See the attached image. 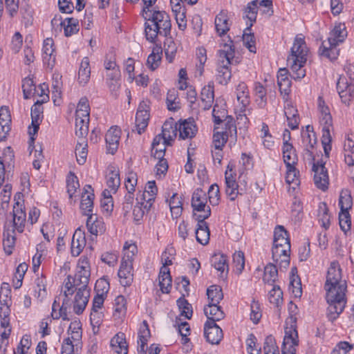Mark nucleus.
I'll return each instance as SVG.
<instances>
[{
  "label": "nucleus",
  "instance_id": "obj_5",
  "mask_svg": "<svg viewBox=\"0 0 354 354\" xmlns=\"http://www.w3.org/2000/svg\"><path fill=\"white\" fill-rule=\"evenodd\" d=\"M347 30L344 24L335 23L333 29L329 32L327 41L322 42L319 48L321 56L335 60L339 56V50L337 46L343 43L347 37Z\"/></svg>",
  "mask_w": 354,
  "mask_h": 354
},
{
  "label": "nucleus",
  "instance_id": "obj_32",
  "mask_svg": "<svg viewBox=\"0 0 354 354\" xmlns=\"http://www.w3.org/2000/svg\"><path fill=\"white\" fill-rule=\"evenodd\" d=\"M258 1L254 0L249 2L245 6L243 12V18L247 19L248 27L246 30H250L251 27L256 22L258 13Z\"/></svg>",
  "mask_w": 354,
  "mask_h": 354
},
{
  "label": "nucleus",
  "instance_id": "obj_60",
  "mask_svg": "<svg viewBox=\"0 0 354 354\" xmlns=\"http://www.w3.org/2000/svg\"><path fill=\"white\" fill-rule=\"evenodd\" d=\"M176 23L178 24V28L180 30H185L187 28V19L185 15V8L179 9L176 11H172Z\"/></svg>",
  "mask_w": 354,
  "mask_h": 354
},
{
  "label": "nucleus",
  "instance_id": "obj_62",
  "mask_svg": "<svg viewBox=\"0 0 354 354\" xmlns=\"http://www.w3.org/2000/svg\"><path fill=\"white\" fill-rule=\"evenodd\" d=\"M0 299L4 304L8 305L11 300V288L8 283H2L0 288Z\"/></svg>",
  "mask_w": 354,
  "mask_h": 354
},
{
  "label": "nucleus",
  "instance_id": "obj_41",
  "mask_svg": "<svg viewBox=\"0 0 354 354\" xmlns=\"http://www.w3.org/2000/svg\"><path fill=\"white\" fill-rule=\"evenodd\" d=\"M259 131L260 138L263 147L268 149H272L274 146V140L270 131L268 125L265 122H262Z\"/></svg>",
  "mask_w": 354,
  "mask_h": 354
},
{
  "label": "nucleus",
  "instance_id": "obj_7",
  "mask_svg": "<svg viewBox=\"0 0 354 354\" xmlns=\"http://www.w3.org/2000/svg\"><path fill=\"white\" fill-rule=\"evenodd\" d=\"M317 109L319 123L322 127V144L326 157L329 158L332 149L330 131L333 129V118L330 108L322 96L317 98Z\"/></svg>",
  "mask_w": 354,
  "mask_h": 354
},
{
  "label": "nucleus",
  "instance_id": "obj_61",
  "mask_svg": "<svg viewBox=\"0 0 354 354\" xmlns=\"http://www.w3.org/2000/svg\"><path fill=\"white\" fill-rule=\"evenodd\" d=\"M250 310V319L254 324H257L262 317L259 304L254 301L251 304Z\"/></svg>",
  "mask_w": 354,
  "mask_h": 354
},
{
  "label": "nucleus",
  "instance_id": "obj_45",
  "mask_svg": "<svg viewBox=\"0 0 354 354\" xmlns=\"http://www.w3.org/2000/svg\"><path fill=\"white\" fill-rule=\"evenodd\" d=\"M37 87L32 78L30 77H25L22 80L24 97L25 99H29L35 97V92H37Z\"/></svg>",
  "mask_w": 354,
  "mask_h": 354
},
{
  "label": "nucleus",
  "instance_id": "obj_54",
  "mask_svg": "<svg viewBox=\"0 0 354 354\" xmlns=\"http://www.w3.org/2000/svg\"><path fill=\"white\" fill-rule=\"evenodd\" d=\"M106 296L97 295L94 297L93 300L92 311L90 315L91 322L95 320V317L98 315V310L100 309L104 304Z\"/></svg>",
  "mask_w": 354,
  "mask_h": 354
},
{
  "label": "nucleus",
  "instance_id": "obj_53",
  "mask_svg": "<svg viewBox=\"0 0 354 354\" xmlns=\"http://www.w3.org/2000/svg\"><path fill=\"white\" fill-rule=\"evenodd\" d=\"M228 139L226 131H215L213 135V147L214 149H222Z\"/></svg>",
  "mask_w": 354,
  "mask_h": 354
},
{
  "label": "nucleus",
  "instance_id": "obj_23",
  "mask_svg": "<svg viewBox=\"0 0 354 354\" xmlns=\"http://www.w3.org/2000/svg\"><path fill=\"white\" fill-rule=\"evenodd\" d=\"M133 262L124 260L121 261L120 269L118 275L122 286H129L133 282Z\"/></svg>",
  "mask_w": 354,
  "mask_h": 354
},
{
  "label": "nucleus",
  "instance_id": "obj_47",
  "mask_svg": "<svg viewBox=\"0 0 354 354\" xmlns=\"http://www.w3.org/2000/svg\"><path fill=\"white\" fill-rule=\"evenodd\" d=\"M162 50L160 47H155L153 48L151 53L148 56L147 64L151 70H156L160 65L161 61Z\"/></svg>",
  "mask_w": 354,
  "mask_h": 354
},
{
  "label": "nucleus",
  "instance_id": "obj_38",
  "mask_svg": "<svg viewBox=\"0 0 354 354\" xmlns=\"http://www.w3.org/2000/svg\"><path fill=\"white\" fill-rule=\"evenodd\" d=\"M159 286L162 293L168 294L171 288V277L169 268L162 266L159 273Z\"/></svg>",
  "mask_w": 354,
  "mask_h": 354
},
{
  "label": "nucleus",
  "instance_id": "obj_64",
  "mask_svg": "<svg viewBox=\"0 0 354 354\" xmlns=\"http://www.w3.org/2000/svg\"><path fill=\"white\" fill-rule=\"evenodd\" d=\"M264 354L268 353L278 352L279 348L276 344L275 339L272 335H268L263 345Z\"/></svg>",
  "mask_w": 354,
  "mask_h": 354
},
{
  "label": "nucleus",
  "instance_id": "obj_34",
  "mask_svg": "<svg viewBox=\"0 0 354 354\" xmlns=\"http://www.w3.org/2000/svg\"><path fill=\"white\" fill-rule=\"evenodd\" d=\"M204 313L206 315L207 322H214L221 320L224 318L225 314L218 304H208L204 307Z\"/></svg>",
  "mask_w": 354,
  "mask_h": 354
},
{
  "label": "nucleus",
  "instance_id": "obj_8",
  "mask_svg": "<svg viewBox=\"0 0 354 354\" xmlns=\"http://www.w3.org/2000/svg\"><path fill=\"white\" fill-rule=\"evenodd\" d=\"M228 41L229 43L225 44L223 48L218 52V64L216 69V78L221 84H226L231 78L230 66L234 57L235 52L232 46L233 41L230 39Z\"/></svg>",
  "mask_w": 354,
  "mask_h": 354
},
{
  "label": "nucleus",
  "instance_id": "obj_3",
  "mask_svg": "<svg viewBox=\"0 0 354 354\" xmlns=\"http://www.w3.org/2000/svg\"><path fill=\"white\" fill-rule=\"evenodd\" d=\"M143 16L146 20L145 32L147 41L156 43L159 37H166L170 35L171 23L166 12L147 10Z\"/></svg>",
  "mask_w": 354,
  "mask_h": 354
},
{
  "label": "nucleus",
  "instance_id": "obj_16",
  "mask_svg": "<svg viewBox=\"0 0 354 354\" xmlns=\"http://www.w3.org/2000/svg\"><path fill=\"white\" fill-rule=\"evenodd\" d=\"M290 247L287 245L283 246L273 245L272 248V259L281 269H286L290 265Z\"/></svg>",
  "mask_w": 354,
  "mask_h": 354
},
{
  "label": "nucleus",
  "instance_id": "obj_10",
  "mask_svg": "<svg viewBox=\"0 0 354 354\" xmlns=\"http://www.w3.org/2000/svg\"><path fill=\"white\" fill-rule=\"evenodd\" d=\"M254 167L253 157L251 153H242L238 165L230 162L225 171V177H233V176L250 175Z\"/></svg>",
  "mask_w": 354,
  "mask_h": 354
},
{
  "label": "nucleus",
  "instance_id": "obj_52",
  "mask_svg": "<svg viewBox=\"0 0 354 354\" xmlns=\"http://www.w3.org/2000/svg\"><path fill=\"white\" fill-rule=\"evenodd\" d=\"M177 305L180 309V315L189 319L192 316V307L184 297H180L177 300Z\"/></svg>",
  "mask_w": 354,
  "mask_h": 354
},
{
  "label": "nucleus",
  "instance_id": "obj_40",
  "mask_svg": "<svg viewBox=\"0 0 354 354\" xmlns=\"http://www.w3.org/2000/svg\"><path fill=\"white\" fill-rule=\"evenodd\" d=\"M277 83L280 92L288 95L290 91L291 82L288 77V71L286 68L279 70L277 74Z\"/></svg>",
  "mask_w": 354,
  "mask_h": 354
},
{
  "label": "nucleus",
  "instance_id": "obj_29",
  "mask_svg": "<svg viewBox=\"0 0 354 354\" xmlns=\"http://www.w3.org/2000/svg\"><path fill=\"white\" fill-rule=\"evenodd\" d=\"M214 24L217 34L220 37L225 35L230 28L227 11L221 10L216 16Z\"/></svg>",
  "mask_w": 354,
  "mask_h": 354
},
{
  "label": "nucleus",
  "instance_id": "obj_37",
  "mask_svg": "<svg viewBox=\"0 0 354 354\" xmlns=\"http://www.w3.org/2000/svg\"><path fill=\"white\" fill-rule=\"evenodd\" d=\"M112 350L118 354H127L128 346L124 333L116 334L110 342Z\"/></svg>",
  "mask_w": 354,
  "mask_h": 354
},
{
  "label": "nucleus",
  "instance_id": "obj_4",
  "mask_svg": "<svg viewBox=\"0 0 354 354\" xmlns=\"http://www.w3.org/2000/svg\"><path fill=\"white\" fill-rule=\"evenodd\" d=\"M308 52L304 37L301 34L297 35L287 58L290 75L295 80H300L306 76Z\"/></svg>",
  "mask_w": 354,
  "mask_h": 354
},
{
  "label": "nucleus",
  "instance_id": "obj_25",
  "mask_svg": "<svg viewBox=\"0 0 354 354\" xmlns=\"http://www.w3.org/2000/svg\"><path fill=\"white\" fill-rule=\"evenodd\" d=\"M178 131L181 139H192L196 136L198 128L195 121L192 118H189L178 124Z\"/></svg>",
  "mask_w": 354,
  "mask_h": 354
},
{
  "label": "nucleus",
  "instance_id": "obj_17",
  "mask_svg": "<svg viewBox=\"0 0 354 354\" xmlns=\"http://www.w3.org/2000/svg\"><path fill=\"white\" fill-rule=\"evenodd\" d=\"M337 91L343 103L349 104L354 100V82L348 83L345 77H340L337 82Z\"/></svg>",
  "mask_w": 354,
  "mask_h": 354
},
{
  "label": "nucleus",
  "instance_id": "obj_31",
  "mask_svg": "<svg viewBox=\"0 0 354 354\" xmlns=\"http://www.w3.org/2000/svg\"><path fill=\"white\" fill-rule=\"evenodd\" d=\"M86 227L88 232L93 235L102 234L105 231V226L103 219L97 216V214H91L88 216L86 221Z\"/></svg>",
  "mask_w": 354,
  "mask_h": 354
},
{
  "label": "nucleus",
  "instance_id": "obj_59",
  "mask_svg": "<svg viewBox=\"0 0 354 354\" xmlns=\"http://www.w3.org/2000/svg\"><path fill=\"white\" fill-rule=\"evenodd\" d=\"M77 179L78 178H67L66 180L67 193L70 199L76 197L75 194L77 191L80 189V185Z\"/></svg>",
  "mask_w": 354,
  "mask_h": 354
},
{
  "label": "nucleus",
  "instance_id": "obj_24",
  "mask_svg": "<svg viewBox=\"0 0 354 354\" xmlns=\"http://www.w3.org/2000/svg\"><path fill=\"white\" fill-rule=\"evenodd\" d=\"M91 185H86L84 187V193L82 194L80 209L82 214L89 216L93 214L94 194Z\"/></svg>",
  "mask_w": 354,
  "mask_h": 354
},
{
  "label": "nucleus",
  "instance_id": "obj_39",
  "mask_svg": "<svg viewBox=\"0 0 354 354\" xmlns=\"http://www.w3.org/2000/svg\"><path fill=\"white\" fill-rule=\"evenodd\" d=\"M201 99L205 110H208L212 107L214 100V86L212 84H208L202 88Z\"/></svg>",
  "mask_w": 354,
  "mask_h": 354
},
{
  "label": "nucleus",
  "instance_id": "obj_20",
  "mask_svg": "<svg viewBox=\"0 0 354 354\" xmlns=\"http://www.w3.org/2000/svg\"><path fill=\"white\" fill-rule=\"evenodd\" d=\"M223 330L214 322H206L204 325V336L212 344H218L223 338Z\"/></svg>",
  "mask_w": 354,
  "mask_h": 354
},
{
  "label": "nucleus",
  "instance_id": "obj_22",
  "mask_svg": "<svg viewBox=\"0 0 354 354\" xmlns=\"http://www.w3.org/2000/svg\"><path fill=\"white\" fill-rule=\"evenodd\" d=\"M121 129L118 127H111L105 135L106 149L109 153L114 154L119 146L121 137Z\"/></svg>",
  "mask_w": 354,
  "mask_h": 354
},
{
  "label": "nucleus",
  "instance_id": "obj_63",
  "mask_svg": "<svg viewBox=\"0 0 354 354\" xmlns=\"http://www.w3.org/2000/svg\"><path fill=\"white\" fill-rule=\"evenodd\" d=\"M124 257L122 260L133 262V257L137 252V247L135 244H128L125 243L123 247Z\"/></svg>",
  "mask_w": 354,
  "mask_h": 354
},
{
  "label": "nucleus",
  "instance_id": "obj_50",
  "mask_svg": "<svg viewBox=\"0 0 354 354\" xmlns=\"http://www.w3.org/2000/svg\"><path fill=\"white\" fill-rule=\"evenodd\" d=\"M144 203L145 202H139L138 198H137V203L133 209V221L136 225L140 224V222L142 219L145 214L149 212L150 210L144 209Z\"/></svg>",
  "mask_w": 354,
  "mask_h": 354
},
{
  "label": "nucleus",
  "instance_id": "obj_46",
  "mask_svg": "<svg viewBox=\"0 0 354 354\" xmlns=\"http://www.w3.org/2000/svg\"><path fill=\"white\" fill-rule=\"evenodd\" d=\"M278 270L277 266L273 263H268L264 268V275L263 280L265 283L273 285L277 280Z\"/></svg>",
  "mask_w": 354,
  "mask_h": 354
},
{
  "label": "nucleus",
  "instance_id": "obj_15",
  "mask_svg": "<svg viewBox=\"0 0 354 354\" xmlns=\"http://www.w3.org/2000/svg\"><path fill=\"white\" fill-rule=\"evenodd\" d=\"M52 26H61L64 28V35L70 37L80 30L79 21L75 18L66 17L64 19L60 15H55L51 20Z\"/></svg>",
  "mask_w": 354,
  "mask_h": 354
},
{
  "label": "nucleus",
  "instance_id": "obj_57",
  "mask_svg": "<svg viewBox=\"0 0 354 354\" xmlns=\"http://www.w3.org/2000/svg\"><path fill=\"white\" fill-rule=\"evenodd\" d=\"M110 288V285L108 279L104 277L100 278L97 280L95 284V290L97 295H100L106 297Z\"/></svg>",
  "mask_w": 354,
  "mask_h": 354
},
{
  "label": "nucleus",
  "instance_id": "obj_19",
  "mask_svg": "<svg viewBox=\"0 0 354 354\" xmlns=\"http://www.w3.org/2000/svg\"><path fill=\"white\" fill-rule=\"evenodd\" d=\"M282 153L287 168V174L291 175L293 173L294 177H295V165L297 163L298 158L295 147L292 145L282 146Z\"/></svg>",
  "mask_w": 354,
  "mask_h": 354
},
{
  "label": "nucleus",
  "instance_id": "obj_1",
  "mask_svg": "<svg viewBox=\"0 0 354 354\" xmlns=\"http://www.w3.org/2000/svg\"><path fill=\"white\" fill-rule=\"evenodd\" d=\"M339 263L332 261L328 269L324 288L326 291V299L328 304L326 316L329 321L334 322L343 312L346 304L347 284L343 280Z\"/></svg>",
  "mask_w": 354,
  "mask_h": 354
},
{
  "label": "nucleus",
  "instance_id": "obj_55",
  "mask_svg": "<svg viewBox=\"0 0 354 354\" xmlns=\"http://www.w3.org/2000/svg\"><path fill=\"white\" fill-rule=\"evenodd\" d=\"M269 300L271 304L279 306L283 301V292L280 287L274 285L273 288L269 292Z\"/></svg>",
  "mask_w": 354,
  "mask_h": 354
},
{
  "label": "nucleus",
  "instance_id": "obj_9",
  "mask_svg": "<svg viewBox=\"0 0 354 354\" xmlns=\"http://www.w3.org/2000/svg\"><path fill=\"white\" fill-rule=\"evenodd\" d=\"M207 203L206 193L201 189H196L192 198L193 216L195 219L206 220L211 216V208L207 205Z\"/></svg>",
  "mask_w": 354,
  "mask_h": 354
},
{
  "label": "nucleus",
  "instance_id": "obj_49",
  "mask_svg": "<svg viewBox=\"0 0 354 354\" xmlns=\"http://www.w3.org/2000/svg\"><path fill=\"white\" fill-rule=\"evenodd\" d=\"M318 216L322 226L327 230L330 226V216L328 214V208L326 203L319 204Z\"/></svg>",
  "mask_w": 354,
  "mask_h": 354
},
{
  "label": "nucleus",
  "instance_id": "obj_6",
  "mask_svg": "<svg viewBox=\"0 0 354 354\" xmlns=\"http://www.w3.org/2000/svg\"><path fill=\"white\" fill-rule=\"evenodd\" d=\"M91 276L90 267L88 259L86 257L80 258L77 270L74 277L68 275L64 281V296L66 297L72 296L74 289L89 288L88 285Z\"/></svg>",
  "mask_w": 354,
  "mask_h": 354
},
{
  "label": "nucleus",
  "instance_id": "obj_30",
  "mask_svg": "<svg viewBox=\"0 0 354 354\" xmlns=\"http://www.w3.org/2000/svg\"><path fill=\"white\" fill-rule=\"evenodd\" d=\"M236 95L237 100L241 105V111H245L250 103V97L248 87L245 82H240L236 86Z\"/></svg>",
  "mask_w": 354,
  "mask_h": 354
},
{
  "label": "nucleus",
  "instance_id": "obj_28",
  "mask_svg": "<svg viewBox=\"0 0 354 354\" xmlns=\"http://www.w3.org/2000/svg\"><path fill=\"white\" fill-rule=\"evenodd\" d=\"M91 78L90 61L88 57L82 58L77 72V80L78 84L82 86H86Z\"/></svg>",
  "mask_w": 354,
  "mask_h": 354
},
{
  "label": "nucleus",
  "instance_id": "obj_21",
  "mask_svg": "<svg viewBox=\"0 0 354 354\" xmlns=\"http://www.w3.org/2000/svg\"><path fill=\"white\" fill-rule=\"evenodd\" d=\"M76 292L73 301V310L77 315H80L84 310L90 297V288H79L74 289Z\"/></svg>",
  "mask_w": 354,
  "mask_h": 354
},
{
  "label": "nucleus",
  "instance_id": "obj_18",
  "mask_svg": "<svg viewBox=\"0 0 354 354\" xmlns=\"http://www.w3.org/2000/svg\"><path fill=\"white\" fill-rule=\"evenodd\" d=\"M42 61L44 66L52 70L55 64L56 54L54 41L52 38H46L42 45Z\"/></svg>",
  "mask_w": 354,
  "mask_h": 354
},
{
  "label": "nucleus",
  "instance_id": "obj_13",
  "mask_svg": "<svg viewBox=\"0 0 354 354\" xmlns=\"http://www.w3.org/2000/svg\"><path fill=\"white\" fill-rule=\"evenodd\" d=\"M150 107L147 102H141L136 114L135 127L137 133L140 135L145 131L150 119Z\"/></svg>",
  "mask_w": 354,
  "mask_h": 354
},
{
  "label": "nucleus",
  "instance_id": "obj_2",
  "mask_svg": "<svg viewBox=\"0 0 354 354\" xmlns=\"http://www.w3.org/2000/svg\"><path fill=\"white\" fill-rule=\"evenodd\" d=\"M90 121V106L86 97H82L77 106L75 111V131L79 138L75 147L77 162L84 165L88 155L86 136L88 133Z\"/></svg>",
  "mask_w": 354,
  "mask_h": 354
},
{
  "label": "nucleus",
  "instance_id": "obj_26",
  "mask_svg": "<svg viewBox=\"0 0 354 354\" xmlns=\"http://www.w3.org/2000/svg\"><path fill=\"white\" fill-rule=\"evenodd\" d=\"M86 243L84 232L80 228H77L75 231L71 240V252L72 256H79L84 248Z\"/></svg>",
  "mask_w": 354,
  "mask_h": 354
},
{
  "label": "nucleus",
  "instance_id": "obj_56",
  "mask_svg": "<svg viewBox=\"0 0 354 354\" xmlns=\"http://www.w3.org/2000/svg\"><path fill=\"white\" fill-rule=\"evenodd\" d=\"M233 264L235 267L236 272L240 274L245 267V257L243 252L238 251L233 254Z\"/></svg>",
  "mask_w": 354,
  "mask_h": 354
},
{
  "label": "nucleus",
  "instance_id": "obj_42",
  "mask_svg": "<svg viewBox=\"0 0 354 354\" xmlns=\"http://www.w3.org/2000/svg\"><path fill=\"white\" fill-rule=\"evenodd\" d=\"M308 160L312 164L311 170L314 173V177H328V170L322 159L316 160L313 155V159Z\"/></svg>",
  "mask_w": 354,
  "mask_h": 354
},
{
  "label": "nucleus",
  "instance_id": "obj_51",
  "mask_svg": "<svg viewBox=\"0 0 354 354\" xmlns=\"http://www.w3.org/2000/svg\"><path fill=\"white\" fill-rule=\"evenodd\" d=\"M104 75L105 77V81L108 86L110 87L113 85H115L120 77V68H113L106 71H104Z\"/></svg>",
  "mask_w": 354,
  "mask_h": 354
},
{
  "label": "nucleus",
  "instance_id": "obj_58",
  "mask_svg": "<svg viewBox=\"0 0 354 354\" xmlns=\"http://www.w3.org/2000/svg\"><path fill=\"white\" fill-rule=\"evenodd\" d=\"M339 223L342 231L346 232L351 229V221L348 211H340L339 214Z\"/></svg>",
  "mask_w": 354,
  "mask_h": 354
},
{
  "label": "nucleus",
  "instance_id": "obj_44",
  "mask_svg": "<svg viewBox=\"0 0 354 354\" xmlns=\"http://www.w3.org/2000/svg\"><path fill=\"white\" fill-rule=\"evenodd\" d=\"M209 304H218L223 298L222 289L219 286H210L207 290Z\"/></svg>",
  "mask_w": 354,
  "mask_h": 354
},
{
  "label": "nucleus",
  "instance_id": "obj_43",
  "mask_svg": "<svg viewBox=\"0 0 354 354\" xmlns=\"http://www.w3.org/2000/svg\"><path fill=\"white\" fill-rule=\"evenodd\" d=\"M212 264L216 270L221 272V277L223 274L228 272L227 257L224 254L214 255L212 259Z\"/></svg>",
  "mask_w": 354,
  "mask_h": 354
},
{
  "label": "nucleus",
  "instance_id": "obj_27",
  "mask_svg": "<svg viewBox=\"0 0 354 354\" xmlns=\"http://www.w3.org/2000/svg\"><path fill=\"white\" fill-rule=\"evenodd\" d=\"M178 124L172 118L165 121L162 127V136L165 142L171 145L178 133Z\"/></svg>",
  "mask_w": 354,
  "mask_h": 354
},
{
  "label": "nucleus",
  "instance_id": "obj_48",
  "mask_svg": "<svg viewBox=\"0 0 354 354\" xmlns=\"http://www.w3.org/2000/svg\"><path fill=\"white\" fill-rule=\"evenodd\" d=\"M353 205V200L350 190L348 189H344L342 190L339 198V206L340 211H348L351 209Z\"/></svg>",
  "mask_w": 354,
  "mask_h": 354
},
{
  "label": "nucleus",
  "instance_id": "obj_12",
  "mask_svg": "<svg viewBox=\"0 0 354 354\" xmlns=\"http://www.w3.org/2000/svg\"><path fill=\"white\" fill-rule=\"evenodd\" d=\"M298 345L299 338L296 326L291 325L290 327H286L281 348V354H296V346Z\"/></svg>",
  "mask_w": 354,
  "mask_h": 354
},
{
  "label": "nucleus",
  "instance_id": "obj_11",
  "mask_svg": "<svg viewBox=\"0 0 354 354\" xmlns=\"http://www.w3.org/2000/svg\"><path fill=\"white\" fill-rule=\"evenodd\" d=\"M301 136V145L304 148V157L306 160H311L314 154L315 145L317 144V137L313 127L307 125L305 129H302Z\"/></svg>",
  "mask_w": 354,
  "mask_h": 354
},
{
  "label": "nucleus",
  "instance_id": "obj_35",
  "mask_svg": "<svg viewBox=\"0 0 354 354\" xmlns=\"http://www.w3.org/2000/svg\"><path fill=\"white\" fill-rule=\"evenodd\" d=\"M253 93L255 96V101L257 106L263 109L267 104V89L263 84L255 82L253 86Z\"/></svg>",
  "mask_w": 354,
  "mask_h": 354
},
{
  "label": "nucleus",
  "instance_id": "obj_33",
  "mask_svg": "<svg viewBox=\"0 0 354 354\" xmlns=\"http://www.w3.org/2000/svg\"><path fill=\"white\" fill-rule=\"evenodd\" d=\"M197 221V227L195 230L196 241L202 244L206 245L209 240V230L208 224L205 220L200 221V219H195Z\"/></svg>",
  "mask_w": 354,
  "mask_h": 354
},
{
  "label": "nucleus",
  "instance_id": "obj_14",
  "mask_svg": "<svg viewBox=\"0 0 354 354\" xmlns=\"http://www.w3.org/2000/svg\"><path fill=\"white\" fill-rule=\"evenodd\" d=\"M225 193L230 201H234L239 195H243L247 189V182L244 178H225Z\"/></svg>",
  "mask_w": 354,
  "mask_h": 354
},
{
  "label": "nucleus",
  "instance_id": "obj_36",
  "mask_svg": "<svg viewBox=\"0 0 354 354\" xmlns=\"http://www.w3.org/2000/svg\"><path fill=\"white\" fill-rule=\"evenodd\" d=\"M15 232L14 229H10V227H8L7 224L5 225L3 233V245L6 253L8 255L12 254V248L15 243Z\"/></svg>",
  "mask_w": 354,
  "mask_h": 354
}]
</instances>
